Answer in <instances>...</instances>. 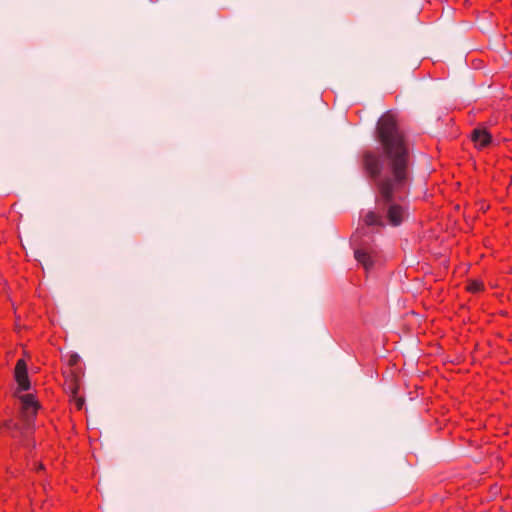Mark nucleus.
<instances>
[{
	"label": "nucleus",
	"mask_w": 512,
	"mask_h": 512,
	"mask_svg": "<svg viewBox=\"0 0 512 512\" xmlns=\"http://www.w3.org/2000/svg\"><path fill=\"white\" fill-rule=\"evenodd\" d=\"M376 133L383 148V156L367 151L363 155V164L373 178L386 171L385 177L377 183V208L385 214L390 225L399 226L406 213L394 200L395 194L409 179L408 149L393 115L384 114L378 120Z\"/></svg>",
	"instance_id": "1"
},
{
	"label": "nucleus",
	"mask_w": 512,
	"mask_h": 512,
	"mask_svg": "<svg viewBox=\"0 0 512 512\" xmlns=\"http://www.w3.org/2000/svg\"><path fill=\"white\" fill-rule=\"evenodd\" d=\"M19 398L22 402V418L26 427L30 428L39 408V404L32 394L22 395Z\"/></svg>",
	"instance_id": "2"
},
{
	"label": "nucleus",
	"mask_w": 512,
	"mask_h": 512,
	"mask_svg": "<svg viewBox=\"0 0 512 512\" xmlns=\"http://www.w3.org/2000/svg\"><path fill=\"white\" fill-rule=\"evenodd\" d=\"M14 377L20 390L27 391L30 389L31 385L28 378L27 365L23 359L17 361Z\"/></svg>",
	"instance_id": "3"
},
{
	"label": "nucleus",
	"mask_w": 512,
	"mask_h": 512,
	"mask_svg": "<svg viewBox=\"0 0 512 512\" xmlns=\"http://www.w3.org/2000/svg\"><path fill=\"white\" fill-rule=\"evenodd\" d=\"M471 138L478 148H483L491 142V135L485 128L474 129Z\"/></svg>",
	"instance_id": "4"
},
{
	"label": "nucleus",
	"mask_w": 512,
	"mask_h": 512,
	"mask_svg": "<svg viewBox=\"0 0 512 512\" xmlns=\"http://www.w3.org/2000/svg\"><path fill=\"white\" fill-rule=\"evenodd\" d=\"M355 259L366 269L369 270L373 266L372 256L363 248L354 251Z\"/></svg>",
	"instance_id": "5"
},
{
	"label": "nucleus",
	"mask_w": 512,
	"mask_h": 512,
	"mask_svg": "<svg viewBox=\"0 0 512 512\" xmlns=\"http://www.w3.org/2000/svg\"><path fill=\"white\" fill-rule=\"evenodd\" d=\"M364 222L367 226H379V227L385 226L382 216L379 213H376L374 211H369L366 214V216L364 218Z\"/></svg>",
	"instance_id": "6"
},
{
	"label": "nucleus",
	"mask_w": 512,
	"mask_h": 512,
	"mask_svg": "<svg viewBox=\"0 0 512 512\" xmlns=\"http://www.w3.org/2000/svg\"><path fill=\"white\" fill-rule=\"evenodd\" d=\"M482 289V283L473 281L468 285V290L471 292H478Z\"/></svg>",
	"instance_id": "7"
},
{
	"label": "nucleus",
	"mask_w": 512,
	"mask_h": 512,
	"mask_svg": "<svg viewBox=\"0 0 512 512\" xmlns=\"http://www.w3.org/2000/svg\"><path fill=\"white\" fill-rule=\"evenodd\" d=\"M79 360V356L77 354H73L70 356V359H69V364L70 365H75Z\"/></svg>",
	"instance_id": "8"
},
{
	"label": "nucleus",
	"mask_w": 512,
	"mask_h": 512,
	"mask_svg": "<svg viewBox=\"0 0 512 512\" xmlns=\"http://www.w3.org/2000/svg\"><path fill=\"white\" fill-rule=\"evenodd\" d=\"M75 403H76V406L78 409H81L83 404H84V399L83 398H76L75 399Z\"/></svg>",
	"instance_id": "9"
},
{
	"label": "nucleus",
	"mask_w": 512,
	"mask_h": 512,
	"mask_svg": "<svg viewBox=\"0 0 512 512\" xmlns=\"http://www.w3.org/2000/svg\"><path fill=\"white\" fill-rule=\"evenodd\" d=\"M3 426H4V427H6V428H11V427H12V425H11V421H5V422L3 423Z\"/></svg>",
	"instance_id": "10"
},
{
	"label": "nucleus",
	"mask_w": 512,
	"mask_h": 512,
	"mask_svg": "<svg viewBox=\"0 0 512 512\" xmlns=\"http://www.w3.org/2000/svg\"><path fill=\"white\" fill-rule=\"evenodd\" d=\"M11 428H13L15 430H19V426L17 424H14Z\"/></svg>",
	"instance_id": "11"
},
{
	"label": "nucleus",
	"mask_w": 512,
	"mask_h": 512,
	"mask_svg": "<svg viewBox=\"0 0 512 512\" xmlns=\"http://www.w3.org/2000/svg\"><path fill=\"white\" fill-rule=\"evenodd\" d=\"M37 468L42 469L43 468L42 464L37 465Z\"/></svg>",
	"instance_id": "12"
}]
</instances>
